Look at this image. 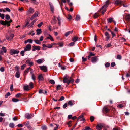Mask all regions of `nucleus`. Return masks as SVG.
Masks as SVG:
<instances>
[{"label":"nucleus","mask_w":130,"mask_h":130,"mask_svg":"<svg viewBox=\"0 0 130 130\" xmlns=\"http://www.w3.org/2000/svg\"><path fill=\"white\" fill-rule=\"evenodd\" d=\"M64 99V98L63 96H61L59 100V101H62Z\"/></svg>","instance_id":"obj_51"},{"label":"nucleus","mask_w":130,"mask_h":130,"mask_svg":"<svg viewBox=\"0 0 130 130\" xmlns=\"http://www.w3.org/2000/svg\"><path fill=\"white\" fill-rule=\"evenodd\" d=\"M4 68L3 67H1L0 68V71L2 72H4Z\"/></svg>","instance_id":"obj_58"},{"label":"nucleus","mask_w":130,"mask_h":130,"mask_svg":"<svg viewBox=\"0 0 130 130\" xmlns=\"http://www.w3.org/2000/svg\"><path fill=\"white\" fill-rule=\"evenodd\" d=\"M29 71V70H28V69H26L24 71V75H25L27 74L28 72Z\"/></svg>","instance_id":"obj_47"},{"label":"nucleus","mask_w":130,"mask_h":130,"mask_svg":"<svg viewBox=\"0 0 130 130\" xmlns=\"http://www.w3.org/2000/svg\"><path fill=\"white\" fill-rule=\"evenodd\" d=\"M34 41L36 44H41L40 41L38 40H34Z\"/></svg>","instance_id":"obj_30"},{"label":"nucleus","mask_w":130,"mask_h":130,"mask_svg":"<svg viewBox=\"0 0 130 130\" xmlns=\"http://www.w3.org/2000/svg\"><path fill=\"white\" fill-rule=\"evenodd\" d=\"M105 35L106 36H107L108 38V39H109V34L107 32H106L105 33Z\"/></svg>","instance_id":"obj_59"},{"label":"nucleus","mask_w":130,"mask_h":130,"mask_svg":"<svg viewBox=\"0 0 130 130\" xmlns=\"http://www.w3.org/2000/svg\"><path fill=\"white\" fill-rule=\"evenodd\" d=\"M43 24V22H41L39 24H38V25L37 26L39 27H40Z\"/></svg>","instance_id":"obj_54"},{"label":"nucleus","mask_w":130,"mask_h":130,"mask_svg":"<svg viewBox=\"0 0 130 130\" xmlns=\"http://www.w3.org/2000/svg\"><path fill=\"white\" fill-rule=\"evenodd\" d=\"M5 18L7 20H9L10 19V17L8 15H6L5 16Z\"/></svg>","instance_id":"obj_53"},{"label":"nucleus","mask_w":130,"mask_h":130,"mask_svg":"<svg viewBox=\"0 0 130 130\" xmlns=\"http://www.w3.org/2000/svg\"><path fill=\"white\" fill-rule=\"evenodd\" d=\"M13 84H12L10 86V89L11 91H12L13 89Z\"/></svg>","instance_id":"obj_61"},{"label":"nucleus","mask_w":130,"mask_h":130,"mask_svg":"<svg viewBox=\"0 0 130 130\" xmlns=\"http://www.w3.org/2000/svg\"><path fill=\"white\" fill-rule=\"evenodd\" d=\"M34 10L31 7H30L27 11V14H32L34 12Z\"/></svg>","instance_id":"obj_6"},{"label":"nucleus","mask_w":130,"mask_h":130,"mask_svg":"<svg viewBox=\"0 0 130 130\" xmlns=\"http://www.w3.org/2000/svg\"><path fill=\"white\" fill-rule=\"evenodd\" d=\"M61 85H58L56 87V90H60L61 89Z\"/></svg>","instance_id":"obj_33"},{"label":"nucleus","mask_w":130,"mask_h":130,"mask_svg":"<svg viewBox=\"0 0 130 130\" xmlns=\"http://www.w3.org/2000/svg\"><path fill=\"white\" fill-rule=\"evenodd\" d=\"M52 46L53 45H52L51 44H48L47 45V47L49 48H51L52 47Z\"/></svg>","instance_id":"obj_63"},{"label":"nucleus","mask_w":130,"mask_h":130,"mask_svg":"<svg viewBox=\"0 0 130 130\" xmlns=\"http://www.w3.org/2000/svg\"><path fill=\"white\" fill-rule=\"evenodd\" d=\"M51 23L52 24H55L56 23V17L54 16L53 18L52 19V20Z\"/></svg>","instance_id":"obj_16"},{"label":"nucleus","mask_w":130,"mask_h":130,"mask_svg":"<svg viewBox=\"0 0 130 130\" xmlns=\"http://www.w3.org/2000/svg\"><path fill=\"white\" fill-rule=\"evenodd\" d=\"M102 126L101 125H98L96 127V129L98 130H101L102 129Z\"/></svg>","instance_id":"obj_26"},{"label":"nucleus","mask_w":130,"mask_h":130,"mask_svg":"<svg viewBox=\"0 0 130 130\" xmlns=\"http://www.w3.org/2000/svg\"><path fill=\"white\" fill-rule=\"evenodd\" d=\"M92 129L88 126H86L85 127V130H90Z\"/></svg>","instance_id":"obj_64"},{"label":"nucleus","mask_w":130,"mask_h":130,"mask_svg":"<svg viewBox=\"0 0 130 130\" xmlns=\"http://www.w3.org/2000/svg\"><path fill=\"white\" fill-rule=\"evenodd\" d=\"M99 14L97 13H95L93 17L94 18H97L99 16Z\"/></svg>","instance_id":"obj_42"},{"label":"nucleus","mask_w":130,"mask_h":130,"mask_svg":"<svg viewBox=\"0 0 130 130\" xmlns=\"http://www.w3.org/2000/svg\"><path fill=\"white\" fill-rule=\"evenodd\" d=\"M12 100L14 102H17L19 101V100L18 99L14 98H12Z\"/></svg>","instance_id":"obj_35"},{"label":"nucleus","mask_w":130,"mask_h":130,"mask_svg":"<svg viewBox=\"0 0 130 130\" xmlns=\"http://www.w3.org/2000/svg\"><path fill=\"white\" fill-rule=\"evenodd\" d=\"M49 5L51 12L52 13H53L54 11V9L52 4L51 2H49Z\"/></svg>","instance_id":"obj_8"},{"label":"nucleus","mask_w":130,"mask_h":130,"mask_svg":"<svg viewBox=\"0 0 130 130\" xmlns=\"http://www.w3.org/2000/svg\"><path fill=\"white\" fill-rule=\"evenodd\" d=\"M26 65L25 64H24L21 67V70H23L25 67L26 66Z\"/></svg>","instance_id":"obj_49"},{"label":"nucleus","mask_w":130,"mask_h":130,"mask_svg":"<svg viewBox=\"0 0 130 130\" xmlns=\"http://www.w3.org/2000/svg\"><path fill=\"white\" fill-rule=\"evenodd\" d=\"M98 60V58L97 57L95 56L93 57L92 59V62L93 63H95Z\"/></svg>","instance_id":"obj_17"},{"label":"nucleus","mask_w":130,"mask_h":130,"mask_svg":"<svg viewBox=\"0 0 130 130\" xmlns=\"http://www.w3.org/2000/svg\"><path fill=\"white\" fill-rule=\"evenodd\" d=\"M41 128L43 130H46L47 129V126L45 125L42 126Z\"/></svg>","instance_id":"obj_38"},{"label":"nucleus","mask_w":130,"mask_h":130,"mask_svg":"<svg viewBox=\"0 0 130 130\" xmlns=\"http://www.w3.org/2000/svg\"><path fill=\"white\" fill-rule=\"evenodd\" d=\"M74 102L72 100H70L68 102V104L70 106H72L74 104Z\"/></svg>","instance_id":"obj_22"},{"label":"nucleus","mask_w":130,"mask_h":130,"mask_svg":"<svg viewBox=\"0 0 130 130\" xmlns=\"http://www.w3.org/2000/svg\"><path fill=\"white\" fill-rule=\"evenodd\" d=\"M49 82L52 84H54L55 82L53 80H51L49 81Z\"/></svg>","instance_id":"obj_44"},{"label":"nucleus","mask_w":130,"mask_h":130,"mask_svg":"<svg viewBox=\"0 0 130 130\" xmlns=\"http://www.w3.org/2000/svg\"><path fill=\"white\" fill-rule=\"evenodd\" d=\"M39 14V13L37 11H36L35 13L30 18V19L31 20H32L34 19L35 17H36Z\"/></svg>","instance_id":"obj_12"},{"label":"nucleus","mask_w":130,"mask_h":130,"mask_svg":"<svg viewBox=\"0 0 130 130\" xmlns=\"http://www.w3.org/2000/svg\"><path fill=\"white\" fill-rule=\"evenodd\" d=\"M67 106V103H66L64 104L63 105V108L65 109V108Z\"/></svg>","instance_id":"obj_60"},{"label":"nucleus","mask_w":130,"mask_h":130,"mask_svg":"<svg viewBox=\"0 0 130 130\" xmlns=\"http://www.w3.org/2000/svg\"><path fill=\"white\" fill-rule=\"evenodd\" d=\"M109 1L108 0L106 2V4L103 6L101 8L100 10H99V12H100L101 10H102V13L103 14H104V12L106 11V8L107 7L108 5H109Z\"/></svg>","instance_id":"obj_1"},{"label":"nucleus","mask_w":130,"mask_h":130,"mask_svg":"<svg viewBox=\"0 0 130 130\" xmlns=\"http://www.w3.org/2000/svg\"><path fill=\"white\" fill-rule=\"evenodd\" d=\"M94 118L93 116H91L90 117V120H91V122H92L94 120Z\"/></svg>","instance_id":"obj_48"},{"label":"nucleus","mask_w":130,"mask_h":130,"mask_svg":"<svg viewBox=\"0 0 130 130\" xmlns=\"http://www.w3.org/2000/svg\"><path fill=\"white\" fill-rule=\"evenodd\" d=\"M48 39H50L51 41H54L53 37L50 34L49 35Z\"/></svg>","instance_id":"obj_39"},{"label":"nucleus","mask_w":130,"mask_h":130,"mask_svg":"<svg viewBox=\"0 0 130 130\" xmlns=\"http://www.w3.org/2000/svg\"><path fill=\"white\" fill-rule=\"evenodd\" d=\"M67 18L69 20H70L72 19V16L71 15L69 14L68 15Z\"/></svg>","instance_id":"obj_50"},{"label":"nucleus","mask_w":130,"mask_h":130,"mask_svg":"<svg viewBox=\"0 0 130 130\" xmlns=\"http://www.w3.org/2000/svg\"><path fill=\"white\" fill-rule=\"evenodd\" d=\"M28 42L30 43H32L33 40L31 39H28Z\"/></svg>","instance_id":"obj_57"},{"label":"nucleus","mask_w":130,"mask_h":130,"mask_svg":"<svg viewBox=\"0 0 130 130\" xmlns=\"http://www.w3.org/2000/svg\"><path fill=\"white\" fill-rule=\"evenodd\" d=\"M40 48V47L39 46H36L33 45L32 46V51H35L36 50H39Z\"/></svg>","instance_id":"obj_9"},{"label":"nucleus","mask_w":130,"mask_h":130,"mask_svg":"<svg viewBox=\"0 0 130 130\" xmlns=\"http://www.w3.org/2000/svg\"><path fill=\"white\" fill-rule=\"evenodd\" d=\"M23 124L24 125L27 127L28 129H30L31 128V126L29 125V121L24 122Z\"/></svg>","instance_id":"obj_5"},{"label":"nucleus","mask_w":130,"mask_h":130,"mask_svg":"<svg viewBox=\"0 0 130 130\" xmlns=\"http://www.w3.org/2000/svg\"><path fill=\"white\" fill-rule=\"evenodd\" d=\"M73 32V31H69L65 34V35L66 37H67L70 34H72Z\"/></svg>","instance_id":"obj_27"},{"label":"nucleus","mask_w":130,"mask_h":130,"mask_svg":"<svg viewBox=\"0 0 130 130\" xmlns=\"http://www.w3.org/2000/svg\"><path fill=\"white\" fill-rule=\"evenodd\" d=\"M14 36V34H10V36H9L8 35H6V39L10 41L13 39Z\"/></svg>","instance_id":"obj_4"},{"label":"nucleus","mask_w":130,"mask_h":130,"mask_svg":"<svg viewBox=\"0 0 130 130\" xmlns=\"http://www.w3.org/2000/svg\"><path fill=\"white\" fill-rule=\"evenodd\" d=\"M25 117L28 119H30L31 118V115L28 113H27L25 115Z\"/></svg>","instance_id":"obj_21"},{"label":"nucleus","mask_w":130,"mask_h":130,"mask_svg":"<svg viewBox=\"0 0 130 130\" xmlns=\"http://www.w3.org/2000/svg\"><path fill=\"white\" fill-rule=\"evenodd\" d=\"M113 18H108V23H111L112 21H113Z\"/></svg>","instance_id":"obj_36"},{"label":"nucleus","mask_w":130,"mask_h":130,"mask_svg":"<svg viewBox=\"0 0 130 130\" xmlns=\"http://www.w3.org/2000/svg\"><path fill=\"white\" fill-rule=\"evenodd\" d=\"M28 85L29 86V88H30V89H32L33 87V84L32 82H30L29 84V85Z\"/></svg>","instance_id":"obj_28"},{"label":"nucleus","mask_w":130,"mask_h":130,"mask_svg":"<svg viewBox=\"0 0 130 130\" xmlns=\"http://www.w3.org/2000/svg\"><path fill=\"white\" fill-rule=\"evenodd\" d=\"M104 111L106 112V113H107L109 111V109H108L107 107H104L103 108Z\"/></svg>","instance_id":"obj_34"},{"label":"nucleus","mask_w":130,"mask_h":130,"mask_svg":"<svg viewBox=\"0 0 130 130\" xmlns=\"http://www.w3.org/2000/svg\"><path fill=\"white\" fill-rule=\"evenodd\" d=\"M71 121H69L68 123V126L69 127H70L71 126Z\"/></svg>","instance_id":"obj_62"},{"label":"nucleus","mask_w":130,"mask_h":130,"mask_svg":"<svg viewBox=\"0 0 130 130\" xmlns=\"http://www.w3.org/2000/svg\"><path fill=\"white\" fill-rule=\"evenodd\" d=\"M38 79L40 81H43L44 79V78L42 74H40L38 75Z\"/></svg>","instance_id":"obj_13"},{"label":"nucleus","mask_w":130,"mask_h":130,"mask_svg":"<svg viewBox=\"0 0 130 130\" xmlns=\"http://www.w3.org/2000/svg\"><path fill=\"white\" fill-rule=\"evenodd\" d=\"M24 89L25 90L28 91L30 89L29 86L28 85H26L23 87Z\"/></svg>","instance_id":"obj_18"},{"label":"nucleus","mask_w":130,"mask_h":130,"mask_svg":"<svg viewBox=\"0 0 130 130\" xmlns=\"http://www.w3.org/2000/svg\"><path fill=\"white\" fill-rule=\"evenodd\" d=\"M122 57L121 55H117L116 58L117 59L121 60V59Z\"/></svg>","instance_id":"obj_37"},{"label":"nucleus","mask_w":130,"mask_h":130,"mask_svg":"<svg viewBox=\"0 0 130 130\" xmlns=\"http://www.w3.org/2000/svg\"><path fill=\"white\" fill-rule=\"evenodd\" d=\"M54 125H56V127H55L54 126V130H56L57 129L59 126L58 125H57L55 124H54Z\"/></svg>","instance_id":"obj_56"},{"label":"nucleus","mask_w":130,"mask_h":130,"mask_svg":"<svg viewBox=\"0 0 130 130\" xmlns=\"http://www.w3.org/2000/svg\"><path fill=\"white\" fill-rule=\"evenodd\" d=\"M6 21H1L0 22V23L2 25H6Z\"/></svg>","instance_id":"obj_40"},{"label":"nucleus","mask_w":130,"mask_h":130,"mask_svg":"<svg viewBox=\"0 0 130 130\" xmlns=\"http://www.w3.org/2000/svg\"><path fill=\"white\" fill-rule=\"evenodd\" d=\"M26 63L27 64H28L29 66L30 67L31 66L33 65V62L32 61H31L30 60H27L26 61Z\"/></svg>","instance_id":"obj_10"},{"label":"nucleus","mask_w":130,"mask_h":130,"mask_svg":"<svg viewBox=\"0 0 130 130\" xmlns=\"http://www.w3.org/2000/svg\"><path fill=\"white\" fill-rule=\"evenodd\" d=\"M22 94L20 93H17L15 95V97L16 98H18L20 97L21 95Z\"/></svg>","instance_id":"obj_41"},{"label":"nucleus","mask_w":130,"mask_h":130,"mask_svg":"<svg viewBox=\"0 0 130 130\" xmlns=\"http://www.w3.org/2000/svg\"><path fill=\"white\" fill-rule=\"evenodd\" d=\"M83 114H82L80 116L78 117V120H80L81 121H83L85 120L84 118H83Z\"/></svg>","instance_id":"obj_14"},{"label":"nucleus","mask_w":130,"mask_h":130,"mask_svg":"<svg viewBox=\"0 0 130 130\" xmlns=\"http://www.w3.org/2000/svg\"><path fill=\"white\" fill-rule=\"evenodd\" d=\"M40 68L42 70H43L44 72H46L47 71V68L45 66H41Z\"/></svg>","instance_id":"obj_11"},{"label":"nucleus","mask_w":130,"mask_h":130,"mask_svg":"<svg viewBox=\"0 0 130 130\" xmlns=\"http://www.w3.org/2000/svg\"><path fill=\"white\" fill-rule=\"evenodd\" d=\"M20 76V75L19 73V71L18 70L16 73L15 76L16 78H19V77Z\"/></svg>","instance_id":"obj_19"},{"label":"nucleus","mask_w":130,"mask_h":130,"mask_svg":"<svg viewBox=\"0 0 130 130\" xmlns=\"http://www.w3.org/2000/svg\"><path fill=\"white\" fill-rule=\"evenodd\" d=\"M14 125L13 123H10L9 124V126L12 128H13L14 127Z\"/></svg>","instance_id":"obj_43"},{"label":"nucleus","mask_w":130,"mask_h":130,"mask_svg":"<svg viewBox=\"0 0 130 130\" xmlns=\"http://www.w3.org/2000/svg\"><path fill=\"white\" fill-rule=\"evenodd\" d=\"M125 19L126 20L128 21H130V14H127L125 17Z\"/></svg>","instance_id":"obj_20"},{"label":"nucleus","mask_w":130,"mask_h":130,"mask_svg":"<svg viewBox=\"0 0 130 130\" xmlns=\"http://www.w3.org/2000/svg\"><path fill=\"white\" fill-rule=\"evenodd\" d=\"M25 51H24V50L20 52V54L22 56H24V52Z\"/></svg>","instance_id":"obj_46"},{"label":"nucleus","mask_w":130,"mask_h":130,"mask_svg":"<svg viewBox=\"0 0 130 130\" xmlns=\"http://www.w3.org/2000/svg\"><path fill=\"white\" fill-rule=\"evenodd\" d=\"M67 76H65L64 78V79L63 80V82L64 83H67V81H68V78L67 77Z\"/></svg>","instance_id":"obj_32"},{"label":"nucleus","mask_w":130,"mask_h":130,"mask_svg":"<svg viewBox=\"0 0 130 130\" xmlns=\"http://www.w3.org/2000/svg\"><path fill=\"white\" fill-rule=\"evenodd\" d=\"M110 64L108 62H107L105 64V66L106 67H108L110 66Z\"/></svg>","instance_id":"obj_52"},{"label":"nucleus","mask_w":130,"mask_h":130,"mask_svg":"<svg viewBox=\"0 0 130 130\" xmlns=\"http://www.w3.org/2000/svg\"><path fill=\"white\" fill-rule=\"evenodd\" d=\"M10 93L9 92H8L5 94V97L6 98H7L8 96H10Z\"/></svg>","instance_id":"obj_45"},{"label":"nucleus","mask_w":130,"mask_h":130,"mask_svg":"<svg viewBox=\"0 0 130 130\" xmlns=\"http://www.w3.org/2000/svg\"><path fill=\"white\" fill-rule=\"evenodd\" d=\"M31 48V46L30 44H27L24 47V51H29L30 50Z\"/></svg>","instance_id":"obj_3"},{"label":"nucleus","mask_w":130,"mask_h":130,"mask_svg":"<svg viewBox=\"0 0 130 130\" xmlns=\"http://www.w3.org/2000/svg\"><path fill=\"white\" fill-rule=\"evenodd\" d=\"M124 2L121 0H117L115 2V4H122Z\"/></svg>","instance_id":"obj_15"},{"label":"nucleus","mask_w":130,"mask_h":130,"mask_svg":"<svg viewBox=\"0 0 130 130\" xmlns=\"http://www.w3.org/2000/svg\"><path fill=\"white\" fill-rule=\"evenodd\" d=\"M19 52V51L17 50L11 49L10 51V54L11 55L13 54H17Z\"/></svg>","instance_id":"obj_2"},{"label":"nucleus","mask_w":130,"mask_h":130,"mask_svg":"<svg viewBox=\"0 0 130 130\" xmlns=\"http://www.w3.org/2000/svg\"><path fill=\"white\" fill-rule=\"evenodd\" d=\"M78 38L76 36H75L73 37L72 39V41L74 42H75L78 40Z\"/></svg>","instance_id":"obj_25"},{"label":"nucleus","mask_w":130,"mask_h":130,"mask_svg":"<svg viewBox=\"0 0 130 130\" xmlns=\"http://www.w3.org/2000/svg\"><path fill=\"white\" fill-rule=\"evenodd\" d=\"M36 62L38 64H40L43 62V60L42 59H40L36 61Z\"/></svg>","instance_id":"obj_24"},{"label":"nucleus","mask_w":130,"mask_h":130,"mask_svg":"<svg viewBox=\"0 0 130 130\" xmlns=\"http://www.w3.org/2000/svg\"><path fill=\"white\" fill-rule=\"evenodd\" d=\"M34 24V22H32L27 26V27L30 28L32 27V25H33Z\"/></svg>","instance_id":"obj_31"},{"label":"nucleus","mask_w":130,"mask_h":130,"mask_svg":"<svg viewBox=\"0 0 130 130\" xmlns=\"http://www.w3.org/2000/svg\"><path fill=\"white\" fill-rule=\"evenodd\" d=\"M82 59L83 62H85L87 61V59L86 58H84L83 57H82Z\"/></svg>","instance_id":"obj_55"},{"label":"nucleus","mask_w":130,"mask_h":130,"mask_svg":"<svg viewBox=\"0 0 130 130\" xmlns=\"http://www.w3.org/2000/svg\"><path fill=\"white\" fill-rule=\"evenodd\" d=\"M36 31L37 32L36 34L39 35L42 32L41 29H38L36 30Z\"/></svg>","instance_id":"obj_23"},{"label":"nucleus","mask_w":130,"mask_h":130,"mask_svg":"<svg viewBox=\"0 0 130 130\" xmlns=\"http://www.w3.org/2000/svg\"><path fill=\"white\" fill-rule=\"evenodd\" d=\"M80 17L79 15H77L75 19L76 21H79L80 20Z\"/></svg>","instance_id":"obj_29"},{"label":"nucleus","mask_w":130,"mask_h":130,"mask_svg":"<svg viewBox=\"0 0 130 130\" xmlns=\"http://www.w3.org/2000/svg\"><path fill=\"white\" fill-rule=\"evenodd\" d=\"M30 74L31 75V78L34 81H35L36 79V77L35 76L33 73V70L32 69H31V70H30Z\"/></svg>","instance_id":"obj_7"}]
</instances>
